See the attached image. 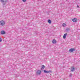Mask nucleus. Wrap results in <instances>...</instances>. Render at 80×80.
Listing matches in <instances>:
<instances>
[{"instance_id":"nucleus-2","label":"nucleus","mask_w":80,"mask_h":80,"mask_svg":"<svg viewBox=\"0 0 80 80\" xmlns=\"http://www.w3.org/2000/svg\"><path fill=\"white\" fill-rule=\"evenodd\" d=\"M76 50V49L75 48H71L69 49V52H70L71 53H72L74 51H75Z\"/></svg>"},{"instance_id":"nucleus-16","label":"nucleus","mask_w":80,"mask_h":80,"mask_svg":"<svg viewBox=\"0 0 80 80\" xmlns=\"http://www.w3.org/2000/svg\"><path fill=\"white\" fill-rule=\"evenodd\" d=\"M1 2V3H3V2H4V0H0Z\"/></svg>"},{"instance_id":"nucleus-14","label":"nucleus","mask_w":80,"mask_h":80,"mask_svg":"<svg viewBox=\"0 0 80 80\" xmlns=\"http://www.w3.org/2000/svg\"><path fill=\"white\" fill-rule=\"evenodd\" d=\"M34 35H38V32H34Z\"/></svg>"},{"instance_id":"nucleus-10","label":"nucleus","mask_w":80,"mask_h":80,"mask_svg":"<svg viewBox=\"0 0 80 80\" xmlns=\"http://www.w3.org/2000/svg\"><path fill=\"white\" fill-rule=\"evenodd\" d=\"M67 33H65L64 35L63 36V38L64 39H65L66 38V37H67Z\"/></svg>"},{"instance_id":"nucleus-11","label":"nucleus","mask_w":80,"mask_h":80,"mask_svg":"<svg viewBox=\"0 0 80 80\" xmlns=\"http://www.w3.org/2000/svg\"><path fill=\"white\" fill-rule=\"evenodd\" d=\"M56 43H57V41L55 39H53L52 40V43H53V44H55Z\"/></svg>"},{"instance_id":"nucleus-4","label":"nucleus","mask_w":80,"mask_h":80,"mask_svg":"<svg viewBox=\"0 0 80 80\" xmlns=\"http://www.w3.org/2000/svg\"><path fill=\"white\" fill-rule=\"evenodd\" d=\"M42 71H40V70H38L36 72V73L37 74H38V75H40V74H41V73H42Z\"/></svg>"},{"instance_id":"nucleus-15","label":"nucleus","mask_w":80,"mask_h":80,"mask_svg":"<svg viewBox=\"0 0 80 80\" xmlns=\"http://www.w3.org/2000/svg\"><path fill=\"white\" fill-rule=\"evenodd\" d=\"M65 25H66V24H65V23H63L62 24L63 27H65Z\"/></svg>"},{"instance_id":"nucleus-20","label":"nucleus","mask_w":80,"mask_h":80,"mask_svg":"<svg viewBox=\"0 0 80 80\" xmlns=\"http://www.w3.org/2000/svg\"><path fill=\"white\" fill-rule=\"evenodd\" d=\"M77 7L78 8V7H79V6H78V5H77Z\"/></svg>"},{"instance_id":"nucleus-13","label":"nucleus","mask_w":80,"mask_h":80,"mask_svg":"<svg viewBox=\"0 0 80 80\" xmlns=\"http://www.w3.org/2000/svg\"><path fill=\"white\" fill-rule=\"evenodd\" d=\"M48 22L49 23V24H51L52 23V21H51V20H50V19H48Z\"/></svg>"},{"instance_id":"nucleus-18","label":"nucleus","mask_w":80,"mask_h":80,"mask_svg":"<svg viewBox=\"0 0 80 80\" xmlns=\"http://www.w3.org/2000/svg\"><path fill=\"white\" fill-rule=\"evenodd\" d=\"M2 40L1 38L0 37V42H2Z\"/></svg>"},{"instance_id":"nucleus-19","label":"nucleus","mask_w":80,"mask_h":80,"mask_svg":"<svg viewBox=\"0 0 80 80\" xmlns=\"http://www.w3.org/2000/svg\"><path fill=\"white\" fill-rule=\"evenodd\" d=\"M22 1L23 2H25L27 1V0H22Z\"/></svg>"},{"instance_id":"nucleus-9","label":"nucleus","mask_w":80,"mask_h":80,"mask_svg":"<svg viewBox=\"0 0 80 80\" xmlns=\"http://www.w3.org/2000/svg\"><path fill=\"white\" fill-rule=\"evenodd\" d=\"M75 68L73 67H71V72H74V71H75Z\"/></svg>"},{"instance_id":"nucleus-7","label":"nucleus","mask_w":80,"mask_h":80,"mask_svg":"<svg viewBox=\"0 0 80 80\" xmlns=\"http://www.w3.org/2000/svg\"><path fill=\"white\" fill-rule=\"evenodd\" d=\"M72 21L73 22H77V19L76 18H74L73 19H72Z\"/></svg>"},{"instance_id":"nucleus-12","label":"nucleus","mask_w":80,"mask_h":80,"mask_svg":"<svg viewBox=\"0 0 80 80\" xmlns=\"http://www.w3.org/2000/svg\"><path fill=\"white\" fill-rule=\"evenodd\" d=\"M70 28H67L66 29V32H67V33H68L69 32H70Z\"/></svg>"},{"instance_id":"nucleus-17","label":"nucleus","mask_w":80,"mask_h":80,"mask_svg":"<svg viewBox=\"0 0 80 80\" xmlns=\"http://www.w3.org/2000/svg\"><path fill=\"white\" fill-rule=\"evenodd\" d=\"M72 74L71 73L70 74V75H69L70 77H72Z\"/></svg>"},{"instance_id":"nucleus-21","label":"nucleus","mask_w":80,"mask_h":80,"mask_svg":"<svg viewBox=\"0 0 80 80\" xmlns=\"http://www.w3.org/2000/svg\"><path fill=\"white\" fill-rule=\"evenodd\" d=\"M6 1H7V0H6Z\"/></svg>"},{"instance_id":"nucleus-8","label":"nucleus","mask_w":80,"mask_h":80,"mask_svg":"<svg viewBox=\"0 0 80 80\" xmlns=\"http://www.w3.org/2000/svg\"><path fill=\"white\" fill-rule=\"evenodd\" d=\"M8 2V1H4V2L2 3V4L3 5H5L6 4V3Z\"/></svg>"},{"instance_id":"nucleus-5","label":"nucleus","mask_w":80,"mask_h":80,"mask_svg":"<svg viewBox=\"0 0 80 80\" xmlns=\"http://www.w3.org/2000/svg\"><path fill=\"white\" fill-rule=\"evenodd\" d=\"M45 65H42V67L41 68V71H43V70L45 68Z\"/></svg>"},{"instance_id":"nucleus-3","label":"nucleus","mask_w":80,"mask_h":80,"mask_svg":"<svg viewBox=\"0 0 80 80\" xmlns=\"http://www.w3.org/2000/svg\"><path fill=\"white\" fill-rule=\"evenodd\" d=\"M43 71L44 73H51V72H52L51 70L47 71L46 70H44Z\"/></svg>"},{"instance_id":"nucleus-6","label":"nucleus","mask_w":80,"mask_h":80,"mask_svg":"<svg viewBox=\"0 0 80 80\" xmlns=\"http://www.w3.org/2000/svg\"><path fill=\"white\" fill-rule=\"evenodd\" d=\"M6 33L3 30L1 31V35H4Z\"/></svg>"},{"instance_id":"nucleus-1","label":"nucleus","mask_w":80,"mask_h":80,"mask_svg":"<svg viewBox=\"0 0 80 80\" xmlns=\"http://www.w3.org/2000/svg\"><path fill=\"white\" fill-rule=\"evenodd\" d=\"M5 24V21L3 20H1L0 21V25L1 26H4Z\"/></svg>"}]
</instances>
